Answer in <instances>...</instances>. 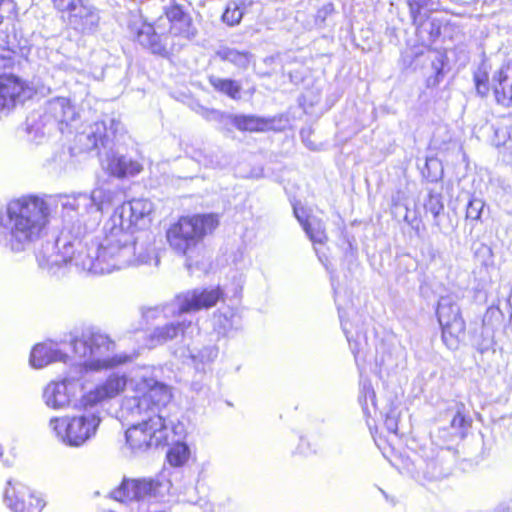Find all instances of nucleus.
<instances>
[{"mask_svg":"<svg viewBox=\"0 0 512 512\" xmlns=\"http://www.w3.org/2000/svg\"><path fill=\"white\" fill-rule=\"evenodd\" d=\"M123 391L131 393L124 399L123 414L139 417L140 421L126 430V442L132 450L144 451L169 441L165 407L170 402V388L153 378L111 373L104 381L82 397L81 406L93 408L114 399Z\"/></svg>","mask_w":512,"mask_h":512,"instance_id":"obj_1","label":"nucleus"},{"mask_svg":"<svg viewBox=\"0 0 512 512\" xmlns=\"http://www.w3.org/2000/svg\"><path fill=\"white\" fill-rule=\"evenodd\" d=\"M87 232L76 257V267L88 273L109 274L132 265L154 264L159 258L151 244H139L130 231L106 221L103 235L96 239Z\"/></svg>","mask_w":512,"mask_h":512,"instance_id":"obj_2","label":"nucleus"},{"mask_svg":"<svg viewBox=\"0 0 512 512\" xmlns=\"http://www.w3.org/2000/svg\"><path fill=\"white\" fill-rule=\"evenodd\" d=\"M50 216L49 204L37 196L10 201L0 218L5 245L14 252L26 250L44 232Z\"/></svg>","mask_w":512,"mask_h":512,"instance_id":"obj_3","label":"nucleus"},{"mask_svg":"<svg viewBox=\"0 0 512 512\" xmlns=\"http://www.w3.org/2000/svg\"><path fill=\"white\" fill-rule=\"evenodd\" d=\"M82 232L80 226L71 224L65 226L55 242H46L36 253V260L41 270L55 275L68 263L76 266L78 250L82 246Z\"/></svg>","mask_w":512,"mask_h":512,"instance_id":"obj_4","label":"nucleus"},{"mask_svg":"<svg viewBox=\"0 0 512 512\" xmlns=\"http://www.w3.org/2000/svg\"><path fill=\"white\" fill-rule=\"evenodd\" d=\"M72 347L76 363L93 370L111 368L129 359L124 354L111 356L115 344L107 335L99 332L84 333L81 338L72 341Z\"/></svg>","mask_w":512,"mask_h":512,"instance_id":"obj_5","label":"nucleus"},{"mask_svg":"<svg viewBox=\"0 0 512 512\" xmlns=\"http://www.w3.org/2000/svg\"><path fill=\"white\" fill-rule=\"evenodd\" d=\"M218 225L219 217L214 213L181 217L167 231V240L175 252L187 255Z\"/></svg>","mask_w":512,"mask_h":512,"instance_id":"obj_6","label":"nucleus"},{"mask_svg":"<svg viewBox=\"0 0 512 512\" xmlns=\"http://www.w3.org/2000/svg\"><path fill=\"white\" fill-rule=\"evenodd\" d=\"M111 199L110 191L97 187L90 195L79 193L60 196L59 202L65 211L78 214V218L72 224L80 226L82 232L86 234L98 226L103 205L110 203Z\"/></svg>","mask_w":512,"mask_h":512,"instance_id":"obj_7","label":"nucleus"},{"mask_svg":"<svg viewBox=\"0 0 512 512\" xmlns=\"http://www.w3.org/2000/svg\"><path fill=\"white\" fill-rule=\"evenodd\" d=\"M100 418L95 414L79 417H53L49 427L55 436L70 446H80L95 435Z\"/></svg>","mask_w":512,"mask_h":512,"instance_id":"obj_8","label":"nucleus"},{"mask_svg":"<svg viewBox=\"0 0 512 512\" xmlns=\"http://www.w3.org/2000/svg\"><path fill=\"white\" fill-rule=\"evenodd\" d=\"M83 386L79 380L66 378L60 382H52L47 385L44 390L43 398L47 406L53 409H62L69 405L75 408H83L81 406L82 397L90 390L83 393L79 399L77 395L82 391Z\"/></svg>","mask_w":512,"mask_h":512,"instance_id":"obj_9","label":"nucleus"},{"mask_svg":"<svg viewBox=\"0 0 512 512\" xmlns=\"http://www.w3.org/2000/svg\"><path fill=\"white\" fill-rule=\"evenodd\" d=\"M437 317L442 328L443 341L449 348H456L458 338L465 330V323L460 316L458 305L450 297H441L438 302Z\"/></svg>","mask_w":512,"mask_h":512,"instance_id":"obj_10","label":"nucleus"},{"mask_svg":"<svg viewBox=\"0 0 512 512\" xmlns=\"http://www.w3.org/2000/svg\"><path fill=\"white\" fill-rule=\"evenodd\" d=\"M167 484L154 479H124L112 492V497L120 502L140 501L163 496Z\"/></svg>","mask_w":512,"mask_h":512,"instance_id":"obj_11","label":"nucleus"},{"mask_svg":"<svg viewBox=\"0 0 512 512\" xmlns=\"http://www.w3.org/2000/svg\"><path fill=\"white\" fill-rule=\"evenodd\" d=\"M152 203L147 199H133L117 207L107 220L133 234V227L138 226L150 215Z\"/></svg>","mask_w":512,"mask_h":512,"instance_id":"obj_12","label":"nucleus"},{"mask_svg":"<svg viewBox=\"0 0 512 512\" xmlns=\"http://www.w3.org/2000/svg\"><path fill=\"white\" fill-rule=\"evenodd\" d=\"M4 503L14 512H41L45 501L20 482L8 481L4 491Z\"/></svg>","mask_w":512,"mask_h":512,"instance_id":"obj_13","label":"nucleus"},{"mask_svg":"<svg viewBox=\"0 0 512 512\" xmlns=\"http://www.w3.org/2000/svg\"><path fill=\"white\" fill-rule=\"evenodd\" d=\"M223 298V291L219 287L193 289L176 296V305L179 313L196 312L215 306Z\"/></svg>","mask_w":512,"mask_h":512,"instance_id":"obj_14","label":"nucleus"},{"mask_svg":"<svg viewBox=\"0 0 512 512\" xmlns=\"http://www.w3.org/2000/svg\"><path fill=\"white\" fill-rule=\"evenodd\" d=\"M31 91L14 75L0 76V110L13 108L30 97Z\"/></svg>","mask_w":512,"mask_h":512,"instance_id":"obj_15","label":"nucleus"},{"mask_svg":"<svg viewBox=\"0 0 512 512\" xmlns=\"http://www.w3.org/2000/svg\"><path fill=\"white\" fill-rule=\"evenodd\" d=\"M164 12L166 19L170 23L169 34L182 36L187 39L195 36L196 30L192 25V19L179 4H171L165 8Z\"/></svg>","mask_w":512,"mask_h":512,"instance_id":"obj_16","label":"nucleus"},{"mask_svg":"<svg viewBox=\"0 0 512 512\" xmlns=\"http://www.w3.org/2000/svg\"><path fill=\"white\" fill-rule=\"evenodd\" d=\"M491 86L496 102L512 107V63L501 66L494 73Z\"/></svg>","mask_w":512,"mask_h":512,"instance_id":"obj_17","label":"nucleus"},{"mask_svg":"<svg viewBox=\"0 0 512 512\" xmlns=\"http://www.w3.org/2000/svg\"><path fill=\"white\" fill-rule=\"evenodd\" d=\"M68 358L59 343L48 341L33 347L30 364L34 368H43L52 362H66Z\"/></svg>","mask_w":512,"mask_h":512,"instance_id":"obj_18","label":"nucleus"},{"mask_svg":"<svg viewBox=\"0 0 512 512\" xmlns=\"http://www.w3.org/2000/svg\"><path fill=\"white\" fill-rule=\"evenodd\" d=\"M101 163L104 170L119 178L134 176L142 170V165L137 161L117 155L113 152L108 153Z\"/></svg>","mask_w":512,"mask_h":512,"instance_id":"obj_19","label":"nucleus"},{"mask_svg":"<svg viewBox=\"0 0 512 512\" xmlns=\"http://www.w3.org/2000/svg\"><path fill=\"white\" fill-rule=\"evenodd\" d=\"M194 330H196V327L191 321H182L177 324L169 323L162 327H157L151 334L149 347L163 344L176 338L179 334L183 337L191 336Z\"/></svg>","mask_w":512,"mask_h":512,"instance_id":"obj_20","label":"nucleus"},{"mask_svg":"<svg viewBox=\"0 0 512 512\" xmlns=\"http://www.w3.org/2000/svg\"><path fill=\"white\" fill-rule=\"evenodd\" d=\"M293 212L305 233L313 243L324 244L328 240L325 225L320 218L315 216L305 217L304 209L297 205L293 206Z\"/></svg>","mask_w":512,"mask_h":512,"instance_id":"obj_21","label":"nucleus"},{"mask_svg":"<svg viewBox=\"0 0 512 512\" xmlns=\"http://www.w3.org/2000/svg\"><path fill=\"white\" fill-rule=\"evenodd\" d=\"M76 111L69 99L58 97L48 101L45 110L47 120H54L58 125L69 124L75 119Z\"/></svg>","mask_w":512,"mask_h":512,"instance_id":"obj_22","label":"nucleus"},{"mask_svg":"<svg viewBox=\"0 0 512 512\" xmlns=\"http://www.w3.org/2000/svg\"><path fill=\"white\" fill-rule=\"evenodd\" d=\"M240 317L232 308L218 311L213 315L214 330L222 336H228L232 331L240 328Z\"/></svg>","mask_w":512,"mask_h":512,"instance_id":"obj_23","label":"nucleus"},{"mask_svg":"<svg viewBox=\"0 0 512 512\" xmlns=\"http://www.w3.org/2000/svg\"><path fill=\"white\" fill-rule=\"evenodd\" d=\"M137 41L152 53L164 56L167 54L165 45L150 24H143L137 31Z\"/></svg>","mask_w":512,"mask_h":512,"instance_id":"obj_24","label":"nucleus"},{"mask_svg":"<svg viewBox=\"0 0 512 512\" xmlns=\"http://www.w3.org/2000/svg\"><path fill=\"white\" fill-rule=\"evenodd\" d=\"M217 56L229 62L239 69H247L251 63L252 55L248 51H239L230 47H222L217 51Z\"/></svg>","mask_w":512,"mask_h":512,"instance_id":"obj_25","label":"nucleus"},{"mask_svg":"<svg viewBox=\"0 0 512 512\" xmlns=\"http://www.w3.org/2000/svg\"><path fill=\"white\" fill-rule=\"evenodd\" d=\"M180 315L181 313L178 312V307L176 305V298L167 304L142 309V316L147 321H155L161 318L168 319Z\"/></svg>","mask_w":512,"mask_h":512,"instance_id":"obj_26","label":"nucleus"},{"mask_svg":"<svg viewBox=\"0 0 512 512\" xmlns=\"http://www.w3.org/2000/svg\"><path fill=\"white\" fill-rule=\"evenodd\" d=\"M210 85L218 92L227 95L231 99H240V92L242 89L241 84L238 81L221 78L214 75L208 78Z\"/></svg>","mask_w":512,"mask_h":512,"instance_id":"obj_27","label":"nucleus"},{"mask_svg":"<svg viewBox=\"0 0 512 512\" xmlns=\"http://www.w3.org/2000/svg\"><path fill=\"white\" fill-rule=\"evenodd\" d=\"M106 137V127L103 122H96L92 126L87 133L80 134L78 136V141L83 143L84 139L87 140L84 143V148L86 150H91L97 148L99 143L104 145V139Z\"/></svg>","mask_w":512,"mask_h":512,"instance_id":"obj_28","label":"nucleus"},{"mask_svg":"<svg viewBox=\"0 0 512 512\" xmlns=\"http://www.w3.org/2000/svg\"><path fill=\"white\" fill-rule=\"evenodd\" d=\"M168 461L173 466L183 465L189 458V448L186 444L176 440L168 454Z\"/></svg>","mask_w":512,"mask_h":512,"instance_id":"obj_29","label":"nucleus"},{"mask_svg":"<svg viewBox=\"0 0 512 512\" xmlns=\"http://www.w3.org/2000/svg\"><path fill=\"white\" fill-rule=\"evenodd\" d=\"M234 124L239 130L247 131H260L266 126L263 120L254 116L235 117Z\"/></svg>","mask_w":512,"mask_h":512,"instance_id":"obj_30","label":"nucleus"},{"mask_svg":"<svg viewBox=\"0 0 512 512\" xmlns=\"http://www.w3.org/2000/svg\"><path fill=\"white\" fill-rule=\"evenodd\" d=\"M243 17V11L240 9L237 3H228L223 15L222 20L229 26L238 25Z\"/></svg>","mask_w":512,"mask_h":512,"instance_id":"obj_31","label":"nucleus"},{"mask_svg":"<svg viewBox=\"0 0 512 512\" xmlns=\"http://www.w3.org/2000/svg\"><path fill=\"white\" fill-rule=\"evenodd\" d=\"M218 355V350L214 346H205L197 353L191 351L190 357L195 363L205 364L212 362Z\"/></svg>","mask_w":512,"mask_h":512,"instance_id":"obj_32","label":"nucleus"},{"mask_svg":"<svg viewBox=\"0 0 512 512\" xmlns=\"http://www.w3.org/2000/svg\"><path fill=\"white\" fill-rule=\"evenodd\" d=\"M375 397L376 395L371 384L367 381L362 382L359 401L364 411L368 410V400L371 401L372 405H375Z\"/></svg>","mask_w":512,"mask_h":512,"instance_id":"obj_33","label":"nucleus"},{"mask_svg":"<svg viewBox=\"0 0 512 512\" xmlns=\"http://www.w3.org/2000/svg\"><path fill=\"white\" fill-rule=\"evenodd\" d=\"M474 81L477 93L482 97L487 96L490 90L489 78L485 71L478 70L474 74Z\"/></svg>","mask_w":512,"mask_h":512,"instance_id":"obj_34","label":"nucleus"},{"mask_svg":"<svg viewBox=\"0 0 512 512\" xmlns=\"http://www.w3.org/2000/svg\"><path fill=\"white\" fill-rule=\"evenodd\" d=\"M485 204L481 199L474 198L469 201L466 209V218L479 220Z\"/></svg>","mask_w":512,"mask_h":512,"instance_id":"obj_35","label":"nucleus"},{"mask_svg":"<svg viewBox=\"0 0 512 512\" xmlns=\"http://www.w3.org/2000/svg\"><path fill=\"white\" fill-rule=\"evenodd\" d=\"M425 208L434 218H437L444 209V205L440 195H430Z\"/></svg>","mask_w":512,"mask_h":512,"instance_id":"obj_36","label":"nucleus"},{"mask_svg":"<svg viewBox=\"0 0 512 512\" xmlns=\"http://www.w3.org/2000/svg\"><path fill=\"white\" fill-rule=\"evenodd\" d=\"M334 12V5L332 3L325 4L321 7L316 14V19L324 22L325 19Z\"/></svg>","mask_w":512,"mask_h":512,"instance_id":"obj_37","label":"nucleus"},{"mask_svg":"<svg viewBox=\"0 0 512 512\" xmlns=\"http://www.w3.org/2000/svg\"><path fill=\"white\" fill-rule=\"evenodd\" d=\"M12 64L11 51L0 47V69L6 68Z\"/></svg>","mask_w":512,"mask_h":512,"instance_id":"obj_38","label":"nucleus"},{"mask_svg":"<svg viewBox=\"0 0 512 512\" xmlns=\"http://www.w3.org/2000/svg\"><path fill=\"white\" fill-rule=\"evenodd\" d=\"M425 1L426 0H410L409 2L411 15L415 22L421 14V7Z\"/></svg>","mask_w":512,"mask_h":512,"instance_id":"obj_39","label":"nucleus"},{"mask_svg":"<svg viewBox=\"0 0 512 512\" xmlns=\"http://www.w3.org/2000/svg\"><path fill=\"white\" fill-rule=\"evenodd\" d=\"M166 423H167L168 428H169V434L173 433L174 436L178 437L177 440L179 441V439L184 434V426H183V424H181L179 422L177 424H174L172 421L168 422L167 420H166Z\"/></svg>","mask_w":512,"mask_h":512,"instance_id":"obj_40","label":"nucleus"},{"mask_svg":"<svg viewBox=\"0 0 512 512\" xmlns=\"http://www.w3.org/2000/svg\"><path fill=\"white\" fill-rule=\"evenodd\" d=\"M450 424L452 429L459 430L465 424V417L460 412H456Z\"/></svg>","mask_w":512,"mask_h":512,"instance_id":"obj_41","label":"nucleus"},{"mask_svg":"<svg viewBox=\"0 0 512 512\" xmlns=\"http://www.w3.org/2000/svg\"><path fill=\"white\" fill-rule=\"evenodd\" d=\"M385 426L390 432L396 433L398 430V423H397L396 416L391 415V414L387 415L386 420H385Z\"/></svg>","mask_w":512,"mask_h":512,"instance_id":"obj_42","label":"nucleus"},{"mask_svg":"<svg viewBox=\"0 0 512 512\" xmlns=\"http://www.w3.org/2000/svg\"><path fill=\"white\" fill-rule=\"evenodd\" d=\"M495 136H496V139L494 140V143L496 146L499 147V146L506 144L505 133L503 131L496 130Z\"/></svg>","mask_w":512,"mask_h":512,"instance_id":"obj_43","label":"nucleus"},{"mask_svg":"<svg viewBox=\"0 0 512 512\" xmlns=\"http://www.w3.org/2000/svg\"><path fill=\"white\" fill-rule=\"evenodd\" d=\"M339 316H340V319H343V316H342V314H341V312H340V311H339ZM341 324H342L343 331H344V332H345V334H346L347 340L349 341L350 347H351V349H352L353 353H355V354H356V352H355V347L352 345V343H351V341H350V338H349V336H348V332H347V330H346V326H345V324L343 323V320H341Z\"/></svg>","mask_w":512,"mask_h":512,"instance_id":"obj_44","label":"nucleus"},{"mask_svg":"<svg viewBox=\"0 0 512 512\" xmlns=\"http://www.w3.org/2000/svg\"><path fill=\"white\" fill-rule=\"evenodd\" d=\"M1 3H4V2H9L10 3V0H0Z\"/></svg>","mask_w":512,"mask_h":512,"instance_id":"obj_45","label":"nucleus"},{"mask_svg":"<svg viewBox=\"0 0 512 512\" xmlns=\"http://www.w3.org/2000/svg\"><path fill=\"white\" fill-rule=\"evenodd\" d=\"M3 17L0 15V24L2 23Z\"/></svg>","mask_w":512,"mask_h":512,"instance_id":"obj_46","label":"nucleus"}]
</instances>
